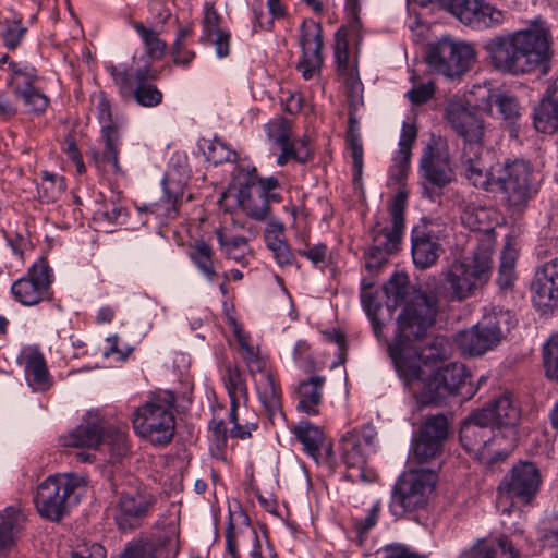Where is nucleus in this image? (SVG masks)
Returning <instances> with one entry per match:
<instances>
[{"mask_svg": "<svg viewBox=\"0 0 558 558\" xmlns=\"http://www.w3.org/2000/svg\"><path fill=\"white\" fill-rule=\"evenodd\" d=\"M439 310L438 299L433 293H420L407 303L398 316V328L392 343H388V354L404 385L411 387L422 384L420 402L438 404L449 396H460L468 400L474 395V388L466 379L469 374L461 363H449L432 373L423 380V366H428L447 356V341L435 337L425 348L420 342L435 324Z\"/></svg>", "mask_w": 558, "mask_h": 558, "instance_id": "f257e3e1", "label": "nucleus"}, {"mask_svg": "<svg viewBox=\"0 0 558 558\" xmlns=\"http://www.w3.org/2000/svg\"><path fill=\"white\" fill-rule=\"evenodd\" d=\"M483 48L496 70L513 75L530 73L548 54V32L534 27L499 35L488 39Z\"/></svg>", "mask_w": 558, "mask_h": 558, "instance_id": "f03ea898", "label": "nucleus"}, {"mask_svg": "<svg viewBox=\"0 0 558 558\" xmlns=\"http://www.w3.org/2000/svg\"><path fill=\"white\" fill-rule=\"evenodd\" d=\"M492 265V252L485 247H477L470 257L454 259L441 271L444 292L457 302L474 296L488 283Z\"/></svg>", "mask_w": 558, "mask_h": 558, "instance_id": "7ed1b4c3", "label": "nucleus"}, {"mask_svg": "<svg viewBox=\"0 0 558 558\" xmlns=\"http://www.w3.org/2000/svg\"><path fill=\"white\" fill-rule=\"evenodd\" d=\"M495 186L511 213H522L539 190V180L533 166L524 159L506 160L496 165Z\"/></svg>", "mask_w": 558, "mask_h": 558, "instance_id": "20e7f679", "label": "nucleus"}, {"mask_svg": "<svg viewBox=\"0 0 558 558\" xmlns=\"http://www.w3.org/2000/svg\"><path fill=\"white\" fill-rule=\"evenodd\" d=\"M85 488L83 476L72 473L50 475L37 487L34 497L36 509L43 518L58 522L71 506L78 502Z\"/></svg>", "mask_w": 558, "mask_h": 558, "instance_id": "39448f33", "label": "nucleus"}, {"mask_svg": "<svg viewBox=\"0 0 558 558\" xmlns=\"http://www.w3.org/2000/svg\"><path fill=\"white\" fill-rule=\"evenodd\" d=\"M175 396L165 391L137 408L132 423L135 433L154 445L169 444L175 432Z\"/></svg>", "mask_w": 558, "mask_h": 558, "instance_id": "423d86ee", "label": "nucleus"}, {"mask_svg": "<svg viewBox=\"0 0 558 558\" xmlns=\"http://www.w3.org/2000/svg\"><path fill=\"white\" fill-rule=\"evenodd\" d=\"M408 195L399 191L389 207L391 228L372 230L373 245L364 254L365 267L368 271H377L388 262L389 256L398 250L404 231V210Z\"/></svg>", "mask_w": 558, "mask_h": 558, "instance_id": "0eeeda50", "label": "nucleus"}, {"mask_svg": "<svg viewBox=\"0 0 558 558\" xmlns=\"http://www.w3.org/2000/svg\"><path fill=\"white\" fill-rule=\"evenodd\" d=\"M509 311H498L485 315L473 328L457 335L456 342L463 354L477 356L498 345L512 326Z\"/></svg>", "mask_w": 558, "mask_h": 558, "instance_id": "6e6552de", "label": "nucleus"}, {"mask_svg": "<svg viewBox=\"0 0 558 558\" xmlns=\"http://www.w3.org/2000/svg\"><path fill=\"white\" fill-rule=\"evenodd\" d=\"M123 100H134L142 107H156L162 101V93L150 83L156 78L150 65L135 69L133 65L107 66Z\"/></svg>", "mask_w": 558, "mask_h": 558, "instance_id": "1a4fd4ad", "label": "nucleus"}, {"mask_svg": "<svg viewBox=\"0 0 558 558\" xmlns=\"http://www.w3.org/2000/svg\"><path fill=\"white\" fill-rule=\"evenodd\" d=\"M437 474L432 470H411L397 481L391 499L396 515L424 508L435 489Z\"/></svg>", "mask_w": 558, "mask_h": 558, "instance_id": "9d476101", "label": "nucleus"}, {"mask_svg": "<svg viewBox=\"0 0 558 558\" xmlns=\"http://www.w3.org/2000/svg\"><path fill=\"white\" fill-rule=\"evenodd\" d=\"M475 60V50L466 43L442 38L432 45L426 57L429 66L449 77L457 78L465 74Z\"/></svg>", "mask_w": 558, "mask_h": 558, "instance_id": "9b49d317", "label": "nucleus"}, {"mask_svg": "<svg viewBox=\"0 0 558 558\" xmlns=\"http://www.w3.org/2000/svg\"><path fill=\"white\" fill-rule=\"evenodd\" d=\"M439 5L476 31L499 27L506 20V12L486 0H439Z\"/></svg>", "mask_w": 558, "mask_h": 558, "instance_id": "f8f14e48", "label": "nucleus"}, {"mask_svg": "<svg viewBox=\"0 0 558 558\" xmlns=\"http://www.w3.org/2000/svg\"><path fill=\"white\" fill-rule=\"evenodd\" d=\"M446 118L463 140L462 148L484 146L485 124L476 107L463 99H452L446 107Z\"/></svg>", "mask_w": 558, "mask_h": 558, "instance_id": "ddd939ff", "label": "nucleus"}, {"mask_svg": "<svg viewBox=\"0 0 558 558\" xmlns=\"http://www.w3.org/2000/svg\"><path fill=\"white\" fill-rule=\"evenodd\" d=\"M52 281V269L47 259L41 257L32 265L24 277L13 282L11 291L21 304L33 306L50 299Z\"/></svg>", "mask_w": 558, "mask_h": 558, "instance_id": "4468645a", "label": "nucleus"}, {"mask_svg": "<svg viewBox=\"0 0 558 558\" xmlns=\"http://www.w3.org/2000/svg\"><path fill=\"white\" fill-rule=\"evenodd\" d=\"M155 504L156 497L147 490L122 492L113 512L118 529L121 532L138 529L153 512Z\"/></svg>", "mask_w": 558, "mask_h": 558, "instance_id": "2eb2a0df", "label": "nucleus"}, {"mask_svg": "<svg viewBox=\"0 0 558 558\" xmlns=\"http://www.w3.org/2000/svg\"><path fill=\"white\" fill-rule=\"evenodd\" d=\"M376 432L372 427L361 430H350L340 440L341 458L343 463L351 469L349 477L365 481V466L367 458L374 448Z\"/></svg>", "mask_w": 558, "mask_h": 558, "instance_id": "dca6fc26", "label": "nucleus"}, {"mask_svg": "<svg viewBox=\"0 0 558 558\" xmlns=\"http://www.w3.org/2000/svg\"><path fill=\"white\" fill-rule=\"evenodd\" d=\"M541 483V473L534 463L519 462L504 477L498 490L501 497L529 504L536 496Z\"/></svg>", "mask_w": 558, "mask_h": 558, "instance_id": "f3484780", "label": "nucleus"}, {"mask_svg": "<svg viewBox=\"0 0 558 558\" xmlns=\"http://www.w3.org/2000/svg\"><path fill=\"white\" fill-rule=\"evenodd\" d=\"M420 172L423 179V194L429 198H433L430 187L442 189L454 178L448 153L432 143L424 148Z\"/></svg>", "mask_w": 558, "mask_h": 558, "instance_id": "a211bd4d", "label": "nucleus"}, {"mask_svg": "<svg viewBox=\"0 0 558 558\" xmlns=\"http://www.w3.org/2000/svg\"><path fill=\"white\" fill-rule=\"evenodd\" d=\"M487 411H474L462 423L459 439L462 447L478 460H485L486 448L495 438V427L492 425Z\"/></svg>", "mask_w": 558, "mask_h": 558, "instance_id": "6ab92c4d", "label": "nucleus"}, {"mask_svg": "<svg viewBox=\"0 0 558 558\" xmlns=\"http://www.w3.org/2000/svg\"><path fill=\"white\" fill-rule=\"evenodd\" d=\"M448 436V421L444 414L430 415L413 439V457L418 463L437 458Z\"/></svg>", "mask_w": 558, "mask_h": 558, "instance_id": "aec40b11", "label": "nucleus"}, {"mask_svg": "<svg viewBox=\"0 0 558 558\" xmlns=\"http://www.w3.org/2000/svg\"><path fill=\"white\" fill-rule=\"evenodd\" d=\"M96 111L102 123L101 133L105 148L100 156L95 155V162L97 167L110 166L113 173L122 174L123 171L119 163L120 133L112 120L111 104L104 92L97 95Z\"/></svg>", "mask_w": 558, "mask_h": 558, "instance_id": "412c9836", "label": "nucleus"}, {"mask_svg": "<svg viewBox=\"0 0 558 558\" xmlns=\"http://www.w3.org/2000/svg\"><path fill=\"white\" fill-rule=\"evenodd\" d=\"M300 29V45L303 53L296 68L305 80H311L323 63V29L320 24L314 21H304Z\"/></svg>", "mask_w": 558, "mask_h": 558, "instance_id": "4be33fe9", "label": "nucleus"}, {"mask_svg": "<svg viewBox=\"0 0 558 558\" xmlns=\"http://www.w3.org/2000/svg\"><path fill=\"white\" fill-rule=\"evenodd\" d=\"M531 291L533 302L538 308H558V258L545 263L535 271Z\"/></svg>", "mask_w": 558, "mask_h": 558, "instance_id": "5701e85b", "label": "nucleus"}, {"mask_svg": "<svg viewBox=\"0 0 558 558\" xmlns=\"http://www.w3.org/2000/svg\"><path fill=\"white\" fill-rule=\"evenodd\" d=\"M483 147L462 148L461 166L464 177L475 187L493 191L495 186L496 165L489 166L484 159Z\"/></svg>", "mask_w": 558, "mask_h": 558, "instance_id": "b1692460", "label": "nucleus"}, {"mask_svg": "<svg viewBox=\"0 0 558 558\" xmlns=\"http://www.w3.org/2000/svg\"><path fill=\"white\" fill-rule=\"evenodd\" d=\"M444 252L438 240L424 228L415 227L411 232V254L416 268L434 266Z\"/></svg>", "mask_w": 558, "mask_h": 558, "instance_id": "393cba45", "label": "nucleus"}, {"mask_svg": "<svg viewBox=\"0 0 558 558\" xmlns=\"http://www.w3.org/2000/svg\"><path fill=\"white\" fill-rule=\"evenodd\" d=\"M458 558H521V555L512 541L501 535L494 539H476L470 548L461 551Z\"/></svg>", "mask_w": 558, "mask_h": 558, "instance_id": "a878e982", "label": "nucleus"}, {"mask_svg": "<svg viewBox=\"0 0 558 558\" xmlns=\"http://www.w3.org/2000/svg\"><path fill=\"white\" fill-rule=\"evenodd\" d=\"M361 7L360 0H345V11L351 17L348 26H341L335 34V57L339 71H347L349 66V41L350 32L356 33L361 26L359 19Z\"/></svg>", "mask_w": 558, "mask_h": 558, "instance_id": "bb28decb", "label": "nucleus"}, {"mask_svg": "<svg viewBox=\"0 0 558 558\" xmlns=\"http://www.w3.org/2000/svg\"><path fill=\"white\" fill-rule=\"evenodd\" d=\"M546 95L534 109V126L538 132L551 134L558 129V77L549 85Z\"/></svg>", "mask_w": 558, "mask_h": 558, "instance_id": "cd10ccee", "label": "nucleus"}, {"mask_svg": "<svg viewBox=\"0 0 558 558\" xmlns=\"http://www.w3.org/2000/svg\"><path fill=\"white\" fill-rule=\"evenodd\" d=\"M295 438L302 444L304 451L319 462L320 451L325 449L329 456L332 452L331 445H326V437L323 429L307 421H301L291 428Z\"/></svg>", "mask_w": 558, "mask_h": 558, "instance_id": "c85d7f7f", "label": "nucleus"}, {"mask_svg": "<svg viewBox=\"0 0 558 558\" xmlns=\"http://www.w3.org/2000/svg\"><path fill=\"white\" fill-rule=\"evenodd\" d=\"M284 230L286 227L281 221L271 220L264 233L266 246L271 251L274 259L280 267L290 266L294 262V255L287 243Z\"/></svg>", "mask_w": 558, "mask_h": 558, "instance_id": "c756f323", "label": "nucleus"}, {"mask_svg": "<svg viewBox=\"0 0 558 558\" xmlns=\"http://www.w3.org/2000/svg\"><path fill=\"white\" fill-rule=\"evenodd\" d=\"M478 411L489 413L494 427H513L520 420V409L510 393L500 395Z\"/></svg>", "mask_w": 558, "mask_h": 558, "instance_id": "7c9ffc66", "label": "nucleus"}, {"mask_svg": "<svg viewBox=\"0 0 558 558\" xmlns=\"http://www.w3.org/2000/svg\"><path fill=\"white\" fill-rule=\"evenodd\" d=\"M257 392L259 400L269 417L274 421L278 416H282L281 410V391L274 376L265 373L257 379Z\"/></svg>", "mask_w": 558, "mask_h": 558, "instance_id": "2f4dec72", "label": "nucleus"}, {"mask_svg": "<svg viewBox=\"0 0 558 558\" xmlns=\"http://www.w3.org/2000/svg\"><path fill=\"white\" fill-rule=\"evenodd\" d=\"M324 384L325 377L313 376L308 380H305L299 385V411L308 415L318 414V405L322 402Z\"/></svg>", "mask_w": 558, "mask_h": 558, "instance_id": "473e14b6", "label": "nucleus"}, {"mask_svg": "<svg viewBox=\"0 0 558 558\" xmlns=\"http://www.w3.org/2000/svg\"><path fill=\"white\" fill-rule=\"evenodd\" d=\"M98 450L108 454V462H121L130 452L128 434L118 429H108L104 433Z\"/></svg>", "mask_w": 558, "mask_h": 558, "instance_id": "72a5a7b5", "label": "nucleus"}, {"mask_svg": "<svg viewBox=\"0 0 558 558\" xmlns=\"http://www.w3.org/2000/svg\"><path fill=\"white\" fill-rule=\"evenodd\" d=\"M102 429L95 423H86L78 425L70 434L61 438L63 447H88L98 448L102 438Z\"/></svg>", "mask_w": 558, "mask_h": 558, "instance_id": "f704fd0d", "label": "nucleus"}, {"mask_svg": "<svg viewBox=\"0 0 558 558\" xmlns=\"http://www.w3.org/2000/svg\"><path fill=\"white\" fill-rule=\"evenodd\" d=\"M214 254L213 247L204 240H197L189 247L187 255L190 259L208 281H214L218 276Z\"/></svg>", "mask_w": 558, "mask_h": 558, "instance_id": "c9c22d12", "label": "nucleus"}, {"mask_svg": "<svg viewBox=\"0 0 558 558\" xmlns=\"http://www.w3.org/2000/svg\"><path fill=\"white\" fill-rule=\"evenodd\" d=\"M119 558H167L163 543H156L148 537H135L124 545Z\"/></svg>", "mask_w": 558, "mask_h": 558, "instance_id": "e433bc0d", "label": "nucleus"}, {"mask_svg": "<svg viewBox=\"0 0 558 558\" xmlns=\"http://www.w3.org/2000/svg\"><path fill=\"white\" fill-rule=\"evenodd\" d=\"M357 111H349V126L347 131V144L353 160L354 175L357 178L363 169V145L361 142Z\"/></svg>", "mask_w": 558, "mask_h": 558, "instance_id": "4c0bfd02", "label": "nucleus"}, {"mask_svg": "<svg viewBox=\"0 0 558 558\" xmlns=\"http://www.w3.org/2000/svg\"><path fill=\"white\" fill-rule=\"evenodd\" d=\"M222 380L230 400L243 401V403L247 402V384L238 366L232 365L230 363L227 364L225 367Z\"/></svg>", "mask_w": 558, "mask_h": 558, "instance_id": "58836bf2", "label": "nucleus"}, {"mask_svg": "<svg viewBox=\"0 0 558 558\" xmlns=\"http://www.w3.org/2000/svg\"><path fill=\"white\" fill-rule=\"evenodd\" d=\"M25 375L33 389L45 390L49 387L46 361L40 353L36 352L27 356Z\"/></svg>", "mask_w": 558, "mask_h": 558, "instance_id": "ea45409f", "label": "nucleus"}, {"mask_svg": "<svg viewBox=\"0 0 558 558\" xmlns=\"http://www.w3.org/2000/svg\"><path fill=\"white\" fill-rule=\"evenodd\" d=\"M199 147L206 156V159L215 166L223 162H235L238 160L236 151L217 137L214 140L203 138L199 142Z\"/></svg>", "mask_w": 558, "mask_h": 558, "instance_id": "a19ab883", "label": "nucleus"}, {"mask_svg": "<svg viewBox=\"0 0 558 558\" xmlns=\"http://www.w3.org/2000/svg\"><path fill=\"white\" fill-rule=\"evenodd\" d=\"M217 241L227 258L243 264L248 252V241L243 235L227 236L221 229L216 231Z\"/></svg>", "mask_w": 558, "mask_h": 558, "instance_id": "79ce46f5", "label": "nucleus"}, {"mask_svg": "<svg viewBox=\"0 0 558 558\" xmlns=\"http://www.w3.org/2000/svg\"><path fill=\"white\" fill-rule=\"evenodd\" d=\"M417 130L414 124L403 123L400 141L399 150L395 157L396 167L398 168L399 175H404L411 159V148L416 138Z\"/></svg>", "mask_w": 558, "mask_h": 558, "instance_id": "37998d69", "label": "nucleus"}, {"mask_svg": "<svg viewBox=\"0 0 558 558\" xmlns=\"http://www.w3.org/2000/svg\"><path fill=\"white\" fill-rule=\"evenodd\" d=\"M515 260L517 252L513 247L507 244L500 256V264L498 268V276L496 282L500 290L505 291L510 289L515 280Z\"/></svg>", "mask_w": 558, "mask_h": 558, "instance_id": "c03bdc74", "label": "nucleus"}, {"mask_svg": "<svg viewBox=\"0 0 558 558\" xmlns=\"http://www.w3.org/2000/svg\"><path fill=\"white\" fill-rule=\"evenodd\" d=\"M20 519L21 513L13 506L7 507L0 512V556L4 549L13 544Z\"/></svg>", "mask_w": 558, "mask_h": 558, "instance_id": "a18cd8bd", "label": "nucleus"}, {"mask_svg": "<svg viewBox=\"0 0 558 558\" xmlns=\"http://www.w3.org/2000/svg\"><path fill=\"white\" fill-rule=\"evenodd\" d=\"M489 104H494L500 117L509 124L515 123L520 117V106L517 98L506 93H489Z\"/></svg>", "mask_w": 558, "mask_h": 558, "instance_id": "49530a36", "label": "nucleus"}, {"mask_svg": "<svg viewBox=\"0 0 558 558\" xmlns=\"http://www.w3.org/2000/svg\"><path fill=\"white\" fill-rule=\"evenodd\" d=\"M64 187L65 185L62 177L44 172L41 181L37 187L38 197L41 203H53L60 198Z\"/></svg>", "mask_w": 558, "mask_h": 558, "instance_id": "de8ad7c7", "label": "nucleus"}, {"mask_svg": "<svg viewBox=\"0 0 558 558\" xmlns=\"http://www.w3.org/2000/svg\"><path fill=\"white\" fill-rule=\"evenodd\" d=\"M193 35L191 25L179 26L175 40L172 45L173 62L177 65L187 66L195 58V52L185 49V41Z\"/></svg>", "mask_w": 558, "mask_h": 558, "instance_id": "09e8293b", "label": "nucleus"}, {"mask_svg": "<svg viewBox=\"0 0 558 558\" xmlns=\"http://www.w3.org/2000/svg\"><path fill=\"white\" fill-rule=\"evenodd\" d=\"M133 27L144 41L147 54L151 59H160L165 53L167 44L159 37L158 33L153 28L145 27L140 22H136Z\"/></svg>", "mask_w": 558, "mask_h": 558, "instance_id": "8fccbe9b", "label": "nucleus"}, {"mask_svg": "<svg viewBox=\"0 0 558 558\" xmlns=\"http://www.w3.org/2000/svg\"><path fill=\"white\" fill-rule=\"evenodd\" d=\"M543 366L547 378L558 380V332L543 345Z\"/></svg>", "mask_w": 558, "mask_h": 558, "instance_id": "3c124183", "label": "nucleus"}, {"mask_svg": "<svg viewBox=\"0 0 558 558\" xmlns=\"http://www.w3.org/2000/svg\"><path fill=\"white\" fill-rule=\"evenodd\" d=\"M14 93L16 96L21 97L24 100V104L35 113H43L48 107V97L36 89L33 84H28V86H25L24 88L17 85L14 87Z\"/></svg>", "mask_w": 558, "mask_h": 558, "instance_id": "603ef678", "label": "nucleus"}, {"mask_svg": "<svg viewBox=\"0 0 558 558\" xmlns=\"http://www.w3.org/2000/svg\"><path fill=\"white\" fill-rule=\"evenodd\" d=\"M239 202L247 216L255 220H264L269 214L270 207L265 197L245 195L242 192Z\"/></svg>", "mask_w": 558, "mask_h": 558, "instance_id": "864d4df0", "label": "nucleus"}, {"mask_svg": "<svg viewBox=\"0 0 558 558\" xmlns=\"http://www.w3.org/2000/svg\"><path fill=\"white\" fill-rule=\"evenodd\" d=\"M384 291L393 305L400 304L408 293V277L403 274H393L384 286Z\"/></svg>", "mask_w": 558, "mask_h": 558, "instance_id": "5fc2aeb1", "label": "nucleus"}, {"mask_svg": "<svg viewBox=\"0 0 558 558\" xmlns=\"http://www.w3.org/2000/svg\"><path fill=\"white\" fill-rule=\"evenodd\" d=\"M97 215L111 223L119 222L121 217H125L128 213L120 194H112L106 199L97 210Z\"/></svg>", "mask_w": 558, "mask_h": 558, "instance_id": "6e6d98bb", "label": "nucleus"}, {"mask_svg": "<svg viewBox=\"0 0 558 558\" xmlns=\"http://www.w3.org/2000/svg\"><path fill=\"white\" fill-rule=\"evenodd\" d=\"M291 129L292 125L290 120L279 117L267 124V135L278 145H287L290 141Z\"/></svg>", "mask_w": 558, "mask_h": 558, "instance_id": "4d7b16f0", "label": "nucleus"}, {"mask_svg": "<svg viewBox=\"0 0 558 558\" xmlns=\"http://www.w3.org/2000/svg\"><path fill=\"white\" fill-rule=\"evenodd\" d=\"M203 17V36L202 39H211L214 34L225 31L220 27L221 16L215 9L214 3L205 2Z\"/></svg>", "mask_w": 558, "mask_h": 558, "instance_id": "13d9d810", "label": "nucleus"}, {"mask_svg": "<svg viewBox=\"0 0 558 558\" xmlns=\"http://www.w3.org/2000/svg\"><path fill=\"white\" fill-rule=\"evenodd\" d=\"M373 286L374 283L372 281L366 279L362 281L361 302L367 316H372L374 313H377L381 308L380 303H378L376 300Z\"/></svg>", "mask_w": 558, "mask_h": 558, "instance_id": "bf43d9fd", "label": "nucleus"}, {"mask_svg": "<svg viewBox=\"0 0 558 558\" xmlns=\"http://www.w3.org/2000/svg\"><path fill=\"white\" fill-rule=\"evenodd\" d=\"M435 93V87L432 82L421 83L414 85L408 93L407 96L410 101L414 105H422L428 101Z\"/></svg>", "mask_w": 558, "mask_h": 558, "instance_id": "052dcab7", "label": "nucleus"}, {"mask_svg": "<svg viewBox=\"0 0 558 558\" xmlns=\"http://www.w3.org/2000/svg\"><path fill=\"white\" fill-rule=\"evenodd\" d=\"M298 254L307 258L314 265L325 263L327 256V246L323 243L310 245L305 244V247L299 248Z\"/></svg>", "mask_w": 558, "mask_h": 558, "instance_id": "680f3d73", "label": "nucleus"}, {"mask_svg": "<svg viewBox=\"0 0 558 558\" xmlns=\"http://www.w3.org/2000/svg\"><path fill=\"white\" fill-rule=\"evenodd\" d=\"M380 511V502H375L372 508L369 509L367 515L364 519L357 520L355 522V530L359 533V535H365L368 533L371 529H373L379 517Z\"/></svg>", "mask_w": 558, "mask_h": 558, "instance_id": "e2e57ef3", "label": "nucleus"}, {"mask_svg": "<svg viewBox=\"0 0 558 558\" xmlns=\"http://www.w3.org/2000/svg\"><path fill=\"white\" fill-rule=\"evenodd\" d=\"M378 558H421L417 553L403 545H387L377 551Z\"/></svg>", "mask_w": 558, "mask_h": 558, "instance_id": "0e129e2a", "label": "nucleus"}, {"mask_svg": "<svg viewBox=\"0 0 558 558\" xmlns=\"http://www.w3.org/2000/svg\"><path fill=\"white\" fill-rule=\"evenodd\" d=\"M288 149L291 151L293 160L304 163L310 160L311 151L308 148V141L306 138H299L296 141H289L287 143Z\"/></svg>", "mask_w": 558, "mask_h": 558, "instance_id": "69168bd1", "label": "nucleus"}, {"mask_svg": "<svg viewBox=\"0 0 558 558\" xmlns=\"http://www.w3.org/2000/svg\"><path fill=\"white\" fill-rule=\"evenodd\" d=\"M9 70L11 71V84L19 77L23 78L25 86L33 84L36 80L35 70L21 63L10 62Z\"/></svg>", "mask_w": 558, "mask_h": 558, "instance_id": "338daca9", "label": "nucleus"}, {"mask_svg": "<svg viewBox=\"0 0 558 558\" xmlns=\"http://www.w3.org/2000/svg\"><path fill=\"white\" fill-rule=\"evenodd\" d=\"M362 90V83L357 80L351 78L348 86L349 111H357L363 106L364 101Z\"/></svg>", "mask_w": 558, "mask_h": 558, "instance_id": "774afa93", "label": "nucleus"}]
</instances>
